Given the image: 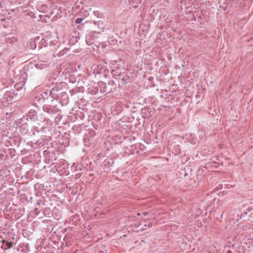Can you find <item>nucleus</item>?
Segmentation results:
<instances>
[{
    "mask_svg": "<svg viewBox=\"0 0 253 253\" xmlns=\"http://www.w3.org/2000/svg\"><path fill=\"white\" fill-rule=\"evenodd\" d=\"M83 18H77L76 20V23L77 24H79V23H81L83 21Z\"/></svg>",
    "mask_w": 253,
    "mask_h": 253,
    "instance_id": "1",
    "label": "nucleus"
},
{
    "mask_svg": "<svg viewBox=\"0 0 253 253\" xmlns=\"http://www.w3.org/2000/svg\"><path fill=\"white\" fill-rule=\"evenodd\" d=\"M11 246V244H10V245H9V247H10Z\"/></svg>",
    "mask_w": 253,
    "mask_h": 253,
    "instance_id": "2",
    "label": "nucleus"
}]
</instances>
